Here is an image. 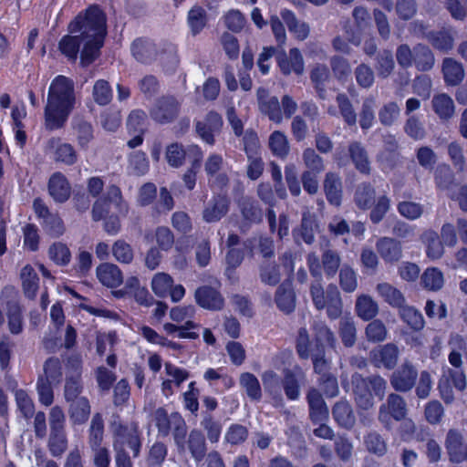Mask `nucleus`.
Returning a JSON list of instances; mask_svg holds the SVG:
<instances>
[{
    "instance_id": "f257e3e1",
    "label": "nucleus",
    "mask_w": 467,
    "mask_h": 467,
    "mask_svg": "<svg viewBox=\"0 0 467 467\" xmlns=\"http://www.w3.org/2000/svg\"><path fill=\"white\" fill-rule=\"evenodd\" d=\"M70 35L64 36L58 42V50L68 61L75 62L79 53L80 65L87 67L100 56L107 36V17L98 6L91 5L79 13L67 26Z\"/></svg>"
},
{
    "instance_id": "f03ea898",
    "label": "nucleus",
    "mask_w": 467,
    "mask_h": 467,
    "mask_svg": "<svg viewBox=\"0 0 467 467\" xmlns=\"http://www.w3.org/2000/svg\"><path fill=\"white\" fill-rule=\"evenodd\" d=\"M76 103L74 81L57 76L51 82L44 110L45 128L55 130L65 126Z\"/></svg>"
},
{
    "instance_id": "7ed1b4c3",
    "label": "nucleus",
    "mask_w": 467,
    "mask_h": 467,
    "mask_svg": "<svg viewBox=\"0 0 467 467\" xmlns=\"http://www.w3.org/2000/svg\"><path fill=\"white\" fill-rule=\"evenodd\" d=\"M354 400L357 406L364 410L374 406V396L382 400L386 394L387 380L379 375L363 377L354 373L350 379Z\"/></svg>"
},
{
    "instance_id": "20e7f679",
    "label": "nucleus",
    "mask_w": 467,
    "mask_h": 467,
    "mask_svg": "<svg viewBox=\"0 0 467 467\" xmlns=\"http://www.w3.org/2000/svg\"><path fill=\"white\" fill-rule=\"evenodd\" d=\"M151 418L159 435L167 437L171 433L177 450L181 452L185 451L188 428L181 413L177 411L168 413L165 408L159 407L152 412Z\"/></svg>"
},
{
    "instance_id": "39448f33",
    "label": "nucleus",
    "mask_w": 467,
    "mask_h": 467,
    "mask_svg": "<svg viewBox=\"0 0 467 467\" xmlns=\"http://www.w3.org/2000/svg\"><path fill=\"white\" fill-rule=\"evenodd\" d=\"M310 296L317 310L326 309L330 320L339 318L343 312V301L338 287L335 284H329L324 289L320 280L310 285Z\"/></svg>"
},
{
    "instance_id": "423d86ee",
    "label": "nucleus",
    "mask_w": 467,
    "mask_h": 467,
    "mask_svg": "<svg viewBox=\"0 0 467 467\" xmlns=\"http://www.w3.org/2000/svg\"><path fill=\"white\" fill-rule=\"evenodd\" d=\"M131 53L134 58L142 64H150L157 58L161 63L166 59L173 65H177L176 48L171 43H163L157 46L148 38H137L131 45Z\"/></svg>"
},
{
    "instance_id": "0eeeda50",
    "label": "nucleus",
    "mask_w": 467,
    "mask_h": 467,
    "mask_svg": "<svg viewBox=\"0 0 467 467\" xmlns=\"http://www.w3.org/2000/svg\"><path fill=\"white\" fill-rule=\"evenodd\" d=\"M112 432V447L114 451H126L125 446L132 451L133 458L140 454L142 441L137 422L123 424L120 420L110 423Z\"/></svg>"
},
{
    "instance_id": "6e6552de",
    "label": "nucleus",
    "mask_w": 467,
    "mask_h": 467,
    "mask_svg": "<svg viewBox=\"0 0 467 467\" xmlns=\"http://www.w3.org/2000/svg\"><path fill=\"white\" fill-rule=\"evenodd\" d=\"M258 108L262 114L267 116L270 120L280 123L285 116L290 119L292 116V99L288 95L282 98L281 104L276 97L269 96L266 88L260 87L256 90Z\"/></svg>"
},
{
    "instance_id": "1a4fd4ad",
    "label": "nucleus",
    "mask_w": 467,
    "mask_h": 467,
    "mask_svg": "<svg viewBox=\"0 0 467 467\" xmlns=\"http://www.w3.org/2000/svg\"><path fill=\"white\" fill-rule=\"evenodd\" d=\"M309 347L310 340L307 330L306 328L299 329L296 339V351L298 356L303 359L311 358L314 370L316 373L319 374L320 377L323 376V374H329L327 371L330 362L326 358V349L320 348H312L310 349Z\"/></svg>"
},
{
    "instance_id": "9d476101",
    "label": "nucleus",
    "mask_w": 467,
    "mask_h": 467,
    "mask_svg": "<svg viewBox=\"0 0 467 467\" xmlns=\"http://www.w3.org/2000/svg\"><path fill=\"white\" fill-rule=\"evenodd\" d=\"M408 414L405 400L397 393H390L379 408L378 420L387 431H391L393 421L405 420Z\"/></svg>"
},
{
    "instance_id": "9b49d317",
    "label": "nucleus",
    "mask_w": 467,
    "mask_h": 467,
    "mask_svg": "<svg viewBox=\"0 0 467 467\" xmlns=\"http://www.w3.org/2000/svg\"><path fill=\"white\" fill-rule=\"evenodd\" d=\"M1 298L5 305L7 326L11 334L19 335L24 328L23 308L18 300V293L12 285L1 290Z\"/></svg>"
},
{
    "instance_id": "f8f14e48",
    "label": "nucleus",
    "mask_w": 467,
    "mask_h": 467,
    "mask_svg": "<svg viewBox=\"0 0 467 467\" xmlns=\"http://www.w3.org/2000/svg\"><path fill=\"white\" fill-rule=\"evenodd\" d=\"M283 266L287 273L286 279L278 286L275 295V302L277 307L285 314L292 312V254L285 252L280 258Z\"/></svg>"
},
{
    "instance_id": "ddd939ff",
    "label": "nucleus",
    "mask_w": 467,
    "mask_h": 467,
    "mask_svg": "<svg viewBox=\"0 0 467 467\" xmlns=\"http://www.w3.org/2000/svg\"><path fill=\"white\" fill-rule=\"evenodd\" d=\"M180 102L172 96H163L158 99L150 110V118L160 124L174 121L179 116Z\"/></svg>"
},
{
    "instance_id": "4468645a",
    "label": "nucleus",
    "mask_w": 467,
    "mask_h": 467,
    "mask_svg": "<svg viewBox=\"0 0 467 467\" xmlns=\"http://www.w3.org/2000/svg\"><path fill=\"white\" fill-rule=\"evenodd\" d=\"M237 208L241 214L239 228L241 232H247L253 224L263 221V210L258 202L249 196H242L237 201Z\"/></svg>"
},
{
    "instance_id": "2eb2a0df",
    "label": "nucleus",
    "mask_w": 467,
    "mask_h": 467,
    "mask_svg": "<svg viewBox=\"0 0 467 467\" xmlns=\"http://www.w3.org/2000/svg\"><path fill=\"white\" fill-rule=\"evenodd\" d=\"M230 207L231 200L227 194H213L204 205L202 218L207 223H218L228 214Z\"/></svg>"
},
{
    "instance_id": "dca6fc26",
    "label": "nucleus",
    "mask_w": 467,
    "mask_h": 467,
    "mask_svg": "<svg viewBox=\"0 0 467 467\" xmlns=\"http://www.w3.org/2000/svg\"><path fill=\"white\" fill-rule=\"evenodd\" d=\"M223 125L222 116L214 110H210L203 119L195 121V131L204 142L213 145L214 136L221 132Z\"/></svg>"
},
{
    "instance_id": "f3484780",
    "label": "nucleus",
    "mask_w": 467,
    "mask_h": 467,
    "mask_svg": "<svg viewBox=\"0 0 467 467\" xmlns=\"http://www.w3.org/2000/svg\"><path fill=\"white\" fill-rule=\"evenodd\" d=\"M418 371L412 363L405 360L391 375L390 385L399 392H408L413 389Z\"/></svg>"
},
{
    "instance_id": "a211bd4d",
    "label": "nucleus",
    "mask_w": 467,
    "mask_h": 467,
    "mask_svg": "<svg viewBox=\"0 0 467 467\" xmlns=\"http://www.w3.org/2000/svg\"><path fill=\"white\" fill-rule=\"evenodd\" d=\"M283 379L273 370H266L262 374V381L265 389H278L283 387L286 397L292 400V370L289 367L279 368Z\"/></svg>"
},
{
    "instance_id": "6ab92c4d",
    "label": "nucleus",
    "mask_w": 467,
    "mask_h": 467,
    "mask_svg": "<svg viewBox=\"0 0 467 467\" xmlns=\"http://www.w3.org/2000/svg\"><path fill=\"white\" fill-rule=\"evenodd\" d=\"M461 432L450 430L446 435L445 448L450 461L455 463L467 462V443L463 444Z\"/></svg>"
},
{
    "instance_id": "aec40b11",
    "label": "nucleus",
    "mask_w": 467,
    "mask_h": 467,
    "mask_svg": "<svg viewBox=\"0 0 467 467\" xmlns=\"http://www.w3.org/2000/svg\"><path fill=\"white\" fill-rule=\"evenodd\" d=\"M348 152L355 169L363 175H370L371 162L363 143L358 140L350 141L348 146Z\"/></svg>"
},
{
    "instance_id": "412c9836",
    "label": "nucleus",
    "mask_w": 467,
    "mask_h": 467,
    "mask_svg": "<svg viewBox=\"0 0 467 467\" xmlns=\"http://www.w3.org/2000/svg\"><path fill=\"white\" fill-rule=\"evenodd\" d=\"M47 190L52 199L58 203L66 202L71 195V185L60 171L54 172L47 182Z\"/></svg>"
},
{
    "instance_id": "4be33fe9",
    "label": "nucleus",
    "mask_w": 467,
    "mask_h": 467,
    "mask_svg": "<svg viewBox=\"0 0 467 467\" xmlns=\"http://www.w3.org/2000/svg\"><path fill=\"white\" fill-rule=\"evenodd\" d=\"M196 303L202 308L209 310H221L224 300L221 293L210 285H202L195 290Z\"/></svg>"
},
{
    "instance_id": "5701e85b",
    "label": "nucleus",
    "mask_w": 467,
    "mask_h": 467,
    "mask_svg": "<svg viewBox=\"0 0 467 467\" xmlns=\"http://www.w3.org/2000/svg\"><path fill=\"white\" fill-rule=\"evenodd\" d=\"M319 245L322 252V268L324 269L325 275L327 278H333L340 267L341 257L339 253L330 248V242L326 238L320 242Z\"/></svg>"
},
{
    "instance_id": "b1692460",
    "label": "nucleus",
    "mask_w": 467,
    "mask_h": 467,
    "mask_svg": "<svg viewBox=\"0 0 467 467\" xmlns=\"http://www.w3.org/2000/svg\"><path fill=\"white\" fill-rule=\"evenodd\" d=\"M323 189L327 202L334 206H340L343 196V186L340 175L335 171L326 173Z\"/></svg>"
},
{
    "instance_id": "393cba45",
    "label": "nucleus",
    "mask_w": 467,
    "mask_h": 467,
    "mask_svg": "<svg viewBox=\"0 0 467 467\" xmlns=\"http://www.w3.org/2000/svg\"><path fill=\"white\" fill-rule=\"evenodd\" d=\"M376 249L386 263H397L402 257L401 243L391 237H380L376 243Z\"/></svg>"
},
{
    "instance_id": "a878e982",
    "label": "nucleus",
    "mask_w": 467,
    "mask_h": 467,
    "mask_svg": "<svg viewBox=\"0 0 467 467\" xmlns=\"http://www.w3.org/2000/svg\"><path fill=\"white\" fill-rule=\"evenodd\" d=\"M312 331L314 334L315 346L314 348H325L326 346L331 349L337 348V337L335 333L327 325V323L321 319L314 320L312 326Z\"/></svg>"
},
{
    "instance_id": "bb28decb",
    "label": "nucleus",
    "mask_w": 467,
    "mask_h": 467,
    "mask_svg": "<svg viewBox=\"0 0 467 467\" xmlns=\"http://www.w3.org/2000/svg\"><path fill=\"white\" fill-rule=\"evenodd\" d=\"M309 406V416L314 423H318L327 420L329 411L320 392L316 389H311L306 396Z\"/></svg>"
},
{
    "instance_id": "cd10ccee",
    "label": "nucleus",
    "mask_w": 467,
    "mask_h": 467,
    "mask_svg": "<svg viewBox=\"0 0 467 467\" xmlns=\"http://www.w3.org/2000/svg\"><path fill=\"white\" fill-rule=\"evenodd\" d=\"M399 348L393 343L382 346L379 350L372 352V362L375 367H383L392 369L396 367L399 358Z\"/></svg>"
},
{
    "instance_id": "c85d7f7f",
    "label": "nucleus",
    "mask_w": 467,
    "mask_h": 467,
    "mask_svg": "<svg viewBox=\"0 0 467 467\" xmlns=\"http://www.w3.org/2000/svg\"><path fill=\"white\" fill-rule=\"evenodd\" d=\"M99 282L107 287H118L123 282V275L119 267L114 264L103 263L96 269Z\"/></svg>"
},
{
    "instance_id": "c756f323",
    "label": "nucleus",
    "mask_w": 467,
    "mask_h": 467,
    "mask_svg": "<svg viewBox=\"0 0 467 467\" xmlns=\"http://www.w3.org/2000/svg\"><path fill=\"white\" fill-rule=\"evenodd\" d=\"M332 416L337 425L351 430L356 423V416L352 406L347 400H340L332 407Z\"/></svg>"
},
{
    "instance_id": "7c9ffc66",
    "label": "nucleus",
    "mask_w": 467,
    "mask_h": 467,
    "mask_svg": "<svg viewBox=\"0 0 467 467\" xmlns=\"http://www.w3.org/2000/svg\"><path fill=\"white\" fill-rule=\"evenodd\" d=\"M68 404V416L73 424L82 425L88 420L91 413V405L87 397H82Z\"/></svg>"
},
{
    "instance_id": "2f4dec72",
    "label": "nucleus",
    "mask_w": 467,
    "mask_h": 467,
    "mask_svg": "<svg viewBox=\"0 0 467 467\" xmlns=\"http://www.w3.org/2000/svg\"><path fill=\"white\" fill-rule=\"evenodd\" d=\"M185 450L188 449L192 457L196 462L202 461L207 452V445L204 434L198 429H192L187 441L185 440Z\"/></svg>"
},
{
    "instance_id": "473e14b6",
    "label": "nucleus",
    "mask_w": 467,
    "mask_h": 467,
    "mask_svg": "<svg viewBox=\"0 0 467 467\" xmlns=\"http://www.w3.org/2000/svg\"><path fill=\"white\" fill-rule=\"evenodd\" d=\"M376 199V189L368 182L359 183L354 192V202L356 206L363 211L372 207Z\"/></svg>"
},
{
    "instance_id": "72a5a7b5",
    "label": "nucleus",
    "mask_w": 467,
    "mask_h": 467,
    "mask_svg": "<svg viewBox=\"0 0 467 467\" xmlns=\"http://www.w3.org/2000/svg\"><path fill=\"white\" fill-rule=\"evenodd\" d=\"M431 105L434 112L440 119L446 121L451 119L455 112V106L452 99L445 94H438L433 96Z\"/></svg>"
},
{
    "instance_id": "f704fd0d",
    "label": "nucleus",
    "mask_w": 467,
    "mask_h": 467,
    "mask_svg": "<svg viewBox=\"0 0 467 467\" xmlns=\"http://www.w3.org/2000/svg\"><path fill=\"white\" fill-rule=\"evenodd\" d=\"M355 310L358 317L369 321L379 314V305L370 296L360 295L356 299Z\"/></svg>"
},
{
    "instance_id": "c9c22d12",
    "label": "nucleus",
    "mask_w": 467,
    "mask_h": 467,
    "mask_svg": "<svg viewBox=\"0 0 467 467\" xmlns=\"http://www.w3.org/2000/svg\"><path fill=\"white\" fill-rule=\"evenodd\" d=\"M378 294L390 306L400 309L406 303L403 294L389 283H379L376 286Z\"/></svg>"
},
{
    "instance_id": "e433bc0d",
    "label": "nucleus",
    "mask_w": 467,
    "mask_h": 467,
    "mask_svg": "<svg viewBox=\"0 0 467 467\" xmlns=\"http://www.w3.org/2000/svg\"><path fill=\"white\" fill-rule=\"evenodd\" d=\"M68 447V441L65 429L50 430L47 448L53 457H61Z\"/></svg>"
},
{
    "instance_id": "4c0bfd02",
    "label": "nucleus",
    "mask_w": 467,
    "mask_h": 467,
    "mask_svg": "<svg viewBox=\"0 0 467 467\" xmlns=\"http://www.w3.org/2000/svg\"><path fill=\"white\" fill-rule=\"evenodd\" d=\"M72 129L77 135V140L81 147L87 145L93 140V127L84 117L77 115L71 121Z\"/></svg>"
},
{
    "instance_id": "58836bf2",
    "label": "nucleus",
    "mask_w": 467,
    "mask_h": 467,
    "mask_svg": "<svg viewBox=\"0 0 467 467\" xmlns=\"http://www.w3.org/2000/svg\"><path fill=\"white\" fill-rule=\"evenodd\" d=\"M59 139H51L49 144L54 147L56 144V150L54 152V160L57 162H61L66 165H73L78 161V154L74 147L70 143H58Z\"/></svg>"
},
{
    "instance_id": "ea45409f",
    "label": "nucleus",
    "mask_w": 467,
    "mask_h": 467,
    "mask_svg": "<svg viewBox=\"0 0 467 467\" xmlns=\"http://www.w3.org/2000/svg\"><path fill=\"white\" fill-rule=\"evenodd\" d=\"M442 72L445 82L451 86L460 84L464 78L462 65L451 57H447L443 60Z\"/></svg>"
},
{
    "instance_id": "a19ab883",
    "label": "nucleus",
    "mask_w": 467,
    "mask_h": 467,
    "mask_svg": "<svg viewBox=\"0 0 467 467\" xmlns=\"http://www.w3.org/2000/svg\"><path fill=\"white\" fill-rule=\"evenodd\" d=\"M20 277L25 296L29 299H35L38 290L37 274L30 265H26L22 268Z\"/></svg>"
},
{
    "instance_id": "79ce46f5",
    "label": "nucleus",
    "mask_w": 467,
    "mask_h": 467,
    "mask_svg": "<svg viewBox=\"0 0 467 467\" xmlns=\"http://www.w3.org/2000/svg\"><path fill=\"white\" fill-rule=\"evenodd\" d=\"M200 425L211 443H217L221 438L223 425L213 414L201 413Z\"/></svg>"
},
{
    "instance_id": "37998d69",
    "label": "nucleus",
    "mask_w": 467,
    "mask_h": 467,
    "mask_svg": "<svg viewBox=\"0 0 467 467\" xmlns=\"http://www.w3.org/2000/svg\"><path fill=\"white\" fill-rule=\"evenodd\" d=\"M425 38L437 50L448 52L454 45L453 36L449 30L429 31Z\"/></svg>"
},
{
    "instance_id": "c03bdc74",
    "label": "nucleus",
    "mask_w": 467,
    "mask_h": 467,
    "mask_svg": "<svg viewBox=\"0 0 467 467\" xmlns=\"http://www.w3.org/2000/svg\"><path fill=\"white\" fill-rule=\"evenodd\" d=\"M423 242L426 244V254L431 260H438L444 254V244L435 231H427L423 234Z\"/></svg>"
},
{
    "instance_id": "a18cd8bd",
    "label": "nucleus",
    "mask_w": 467,
    "mask_h": 467,
    "mask_svg": "<svg viewBox=\"0 0 467 467\" xmlns=\"http://www.w3.org/2000/svg\"><path fill=\"white\" fill-rule=\"evenodd\" d=\"M84 391V383L82 376L66 375L63 397L66 402L74 401V400L82 398Z\"/></svg>"
},
{
    "instance_id": "49530a36",
    "label": "nucleus",
    "mask_w": 467,
    "mask_h": 467,
    "mask_svg": "<svg viewBox=\"0 0 467 467\" xmlns=\"http://www.w3.org/2000/svg\"><path fill=\"white\" fill-rule=\"evenodd\" d=\"M434 62V55L428 46L418 44L414 47L413 64L418 70L429 71L433 67Z\"/></svg>"
},
{
    "instance_id": "de8ad7c7",
    "label": "nucleus",
    "mask_w": 467,
    "mask_h": 467,
    "mask_svg": "<svg viewBox=\"0 0 467 467\" xmlns=\"http://www.w3.org/2000/svg\"><path fill=\"white\" fill-rule=\"evenodd\" d=\"M104 440V420L99 412L93 415L88 434V444L89 449L103 445Z\"/></svg>"
},
{
    "instance_id": "09e8293b",
    "label": "nucleus",
    "mask_w": 467,
    "mask_h": 467,
    "mask_svg": "<svg viewBox=\"0 0 467 467\" xmlns=\"http://www.w3.org/2000/svg\"><path fill=\"white\" fill-rule=\"evenodd\" d=\"M364 445L369 453L378 457L384 456L388 451L387 441L383 436L376 431H368L364 436Z\"/></svg>"
},
{
    "instance_id": "8fccbe9b",
    "label": "nucleus",
    "mask_w": 467,
    "mask_h": 467,
    "mask_svg": "<svg viewBox=\"0 0 467 467\" xmlns=\"http://www.w3.org/2000/svg\"><path fill=\"white\" fill-rule=\"evenodd\" d=\"M391 208V199L386 194H382L375 199L369 213V220L373 224H379L383 221Z\"/></svg>"
},
{
    "instance_id": "3c124183",
    "label": "nucleus",
    "mask_w": 467,
    "mask_h": 467,
    "mask_svg": "<svg viewBox=\"0 0 467 467\" xmlns=\"http://www.w3.org/2000/svg\"><path fill=\"white\" fill-rule=\"evenodd\" d=\"M310 79L318 93L324 99L326 94V83L330 79V71L324 64L316 65L310 72Z\"/></svg>"
},
{
    "instance_id": "603ef678",
    "label": "nucleus",
    "mask_w": 467,
    "mask_h": 467,
    "mask_svg": "<svg viewBox=\"0 0 467 467\" xmlns=\"http://www.w3.org/2000/svg\"><path fill=\"white\" fill-rule=\"evenodd\" d=\"M338 333L346 348H351L357 341L355 321L350 317H343L339 321Z\"/></svg>"
},
{
    "instance_id": "864d4df0",
    "label": "nucleus",
    "mask_w": 467,
    "mask_h": 467,
    "mask_svg": "<svg viewBox=\"0 0 467 467\" xmlns=\"http://www.w3.org/2000/svg\"><path fill=\"white\" fill-rule=\"evenodd\" d=\"M39 377L53 382L55 385L59 384L63 377L62 365L59 358L57 357L48 358L43 365V373Z\"/></svg>"
},
{
    "instance_id": "5fc2aeb1",
    "label": "nucleus",
    "mask_w": 467,
    "mask_h": 467,
    "mask_svg": "<svg viewBox=\"0 0 467 467\" xmlns=\"http://www.w3.org/2000/svg\"><path fill=\"white\" fill-rule=\"evenodd\" d=\"M340 115L345 123L348 126H355L357 123V113L348 97L344 93H339L336 97Z\"/></svg>"
},
{
    "instance_id": "6e6d98bb",
    "label": "nucleus",
    "mask_w": 467,
    "mask_h": 467,
    "mask_svg": "<svg viewBox=\"0 0 467 467\" xmlns=\"http://www.w3.org/2000/svg\"><path fill=\"white\" fill-rule=\"evenodd\" d=\"M400 318L412 329L420 330L424 327V318L421 313L406 303L399 309Z\"/></svg>"
},
{
    "instance_id": "4d7b16f0",
    "label": "nucleus",
    "mask_w": 467,
    "mask_h": 467,
    "mask_svg": "<svg viewBox=\"0 0 467 467\" xmlns=\"http://www.w3.org/2000/svg\"><path fill=\"white\" fill-rule=\"evenodd\" d=\"M240 385L244 389L247 396L252 400H260L262 398V389L257 378L250 373L244 372L240 376Z\"/></svg>"
},
{
    "instance_id": "13d9d810",
    "label": "nucleus",
    "mask_w": 467,
    "mask_h": 467,
    "mask_svg": "<svg viewBox=\"0 0 467 467\" xmlns=\"http://www.w3.org/2000/svg\"><path fill=\"white\" fill-rule=\"evenodd\" d=\"M420 281L424 288L438 291L443 286L444 277L440 269L430 267L423 272Z\"/></svg>"
},
{
    "instance_id": "bf43d9fd",
    "label": "nucleus",
    "mask_w": 467,
    "mask_h": 467,
    "mask_svg": "<svg viewBox=\"0 0 467 467\" xmlns=\"http://www.w3.org/2000/svg\"><path fill=\"white\" fill-rule=\"evenodd\" d=\"M375 108L376 99L373 97H368L363 99L359 113V125L363 130H367L373 126L375 120Z\"/></svg>"
},
{
    "instance_id": "052dcab7",
    "label": "nucleus",
    "mask_w": 467,
    "mask_h": 467,
    "mask_svg": "<svg viewBox=\"0 0 467 467\" xmlns=\"http://www.w3.org/2000/svg\"><path fill=\"white\" fill-rule=\"evenodd\" d=\"M269 148L272 153L279 158H285L289 153V142L285 134L281 131H274L268 140Z\"/></svg>"
},
{
    "instance_id": "680f3d73",
    "label": "nucleus",
    "mask_w": 467,
    "mask_h": 467,
    "mask_svg": "<svg viewBox=\"0 0 467 467\" xmlns=\"http://www.w3.org/2000/svg\"><path fill=\"white\" fill-rule=\"evenodd\" d=\"M376 69L381 78H387L395 67L393 55L390 50L384 49L377 56Z\"/></svg>"
},
{
    "instance_id": "e2e57ef3",
    "label": "nucleus",
    "mask_w": 467,
    "mask_h": 467,
    "mask_svg": "<svg viewBox=\"0 0 467 467\" xmlns=\"http://www.w3.org/2000/svg\"><path fill=\"white\" fill-rule=\"evenodd\" d=\"M92 96L94 101L100 105L106 106L112 100V89L109 82L105 79H99L94 83Z\"/></svg>"
},
{
    "instance_id": "0e129e2a",
    "label": "nucleus",
    "mask_w": 467,
    "mask_h": 467,
    "mask_svg": "<svg viewBox=\"0 0 467 467\" xmlns=\"http://www.w3.org/2000/svg\"><path fill=\"white\" fill-rule=\"evenodd\" d=\"M173 285V278L167 273L160 272L153 275L151 289L159 297H165Z\"/></svg>"
},
{
    "instance_id": "69168bd1",
    "label": "nucleus",
    "mask_w": 467,
    "mask_h": 467,
    "mask_svg": "<svg viewBox=\"0 0 467 467\" xmlns=\"http://www.w3.org/2000/svg\"><path fill=\"white\" fill-rule=\"evenodd\" d=\"M129 166L133 174L142 176L146 174L150 169L149 160L144 151L136 150L130 153L129 157Z\"/></svg>"
},
{
    "instance_id": "338daca9",
    "label": "nucleus",
    "mask_w": 467,
    "mask_h": 467,
    "mask_svg": "<svg viewBox=\"0 0 467 467\" xmlns=\"http://www.w3.org/2000/svg\"><path fill=\"white\" fill-rule=\"evenodd\" d=\"M165 158L170 166L173 168L182 167L186 159V151L182 144L174 142L166 149Z\"/></svg>"
},
{
    "instance_id": "774afa93",
    "label": "nucleus",
    "mask_w": 467,
    "mask_h": 467,
    "mask_svg": "<svg viewBox=\"0 0 467 467\" xmlns=\"http://www.w3.org/2000/svg\"><path fill=\"white\" fill-rule=\"evenodd\" d=\"M147 114L142 109L132 110L127 119V128L130 132L145 133L147 130Z\"/></svg>"
}]
</instances>
